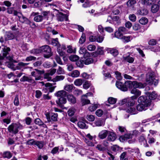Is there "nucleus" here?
Instances as JSON below:
<instances>
[{
	"instance_id": "obj_1",
	"label": "nucleus",
	"mask_w": 160,
	"mask_h": 160,
	"mask_svg": "<svg viewBox=\"0 0 160 160\" xmlns=\"http://www.w3.org/2000/svg\"><path fill=\"white\" fill-rule=\"evenodd\" d=\"M135 102V101H133L131 98H126L120 101L119 103L121 105L126 104L127 106L125 109L126 112L131 115H133L138 113L137 110L134 106Z\"/></svg>"
},
{
	"instance_id": "obj_2",
	"label": "nucleus",
	"mask_w": 160,
	"mask_h": 160,
	"mask_svg": "<svg viewBox=\"0 0 160 160\" xmlns=\"http://www.w3.org/2000/svg\"><path fill=\"white\" fill-rule=\"evenodd\" d=\"M158 78L153 73L148 72L147 75L146 81L150 85L153 84L155 85H157L158 82Z\"/></svg>"
},
{
	"instance_id": "obj_3",
	"label": "nucleus",
	"mask_w": 160,
	"mask_h": 160,
	"mask_svg": "<svg viewBox=\"0 0 160 160\" xmlns=\"http://www.w3.org/2000/svg\"><path fill=\"white\" fill-rule=\"evenodd\" d=\"M22 126L20 123H12L8 128L9 132L16 134L18 133V130L22 128Z\"/></svg>"
},
{
	"instance_id": "obj_4",
	"label": "nucleus",
	"mask_w": 160,
	"mask_h": 160,
	"mask_svg": "<svg viewBox=\"0 0 160 160\" xmlns=\"http://www.w3.org/2000/svg\"><path fill=\"white\" fill-rule=\"evenodd\" d=\"M126 84L128 86V88H141L144 87L143 84L141 82L136 81H128L126 82Z\"/></svg>"
},
{
	"instance_id": "obj_5",
	"label": "nucleus",
	"mask_w": 160,
	"mask_h": 160,
	"mask_svg": "<svg viewBox=\"0 0 160 160\" xmlns=\"http://www.w3.org/2000/svg\"><path fill=\"white\" fill-rule=\"evenodd\" d=\"M93 62V59L89 57L86 58H84V59L82 60H80L77 62L76 64L79 67H82L84 64L86 65H88L92 63Z\"/></svg>"
},
{
	"instance_id": "obj_6",
	"label": "nucleus",
	"mask_w": 160,
	"mask_h": 160,
	"mask_svg": "<svg viewBox=\"0 0 160 160\" xmlns=\"http://www.w3.org/2000/svg\"><path fill=\"white\" fill-rule=\"evenodd\" d=\"M10 49L9 48L4 47L2 48V53L0 54V60H2L5 58H6L9 60H11L12 59L11 57H7V54H8V52L10 51Z\"/></svg>"
},
{
	"instance_id": "obj_7",
	"label": "nucleus",
	"mask_w": 160,
	"mask_h": 160,
	"mask_svg": "<svg viewBox=\"0 0 160 160\" xmlns=\"http://www.w3.org/2000/svg\"><path fill=\"white\" fill-rule=\"evenodd\" d=\"M41 52H44L48 53L47 55H44V57L48 58L51 56L50 53L51 52V49L49 46L48 45H44L42 46L40 48Z\"/></svg>"
},
{
	"instance_id": "obj_8",
	"label": "nucleus",
	"mask_w": 160,
	"mask_h": 160,
	"mask_svg": "<svg viewBox=\"0 0 160 160\" xmlns=\"http://www.w3.org/2000/svg\"><path fill=\"white\" fill-rule=\"evenodd\" d=\"M36 71H33L31 72V75L35 78L36 80H38L41 79V77L40 75L44 73V72L43 70H40L38 69H35Z\"/></svg>"
},
{
	"instance_id": "obj_9",
	"label": "nucleus",
	"mask_w": 160,
	"mask_h": 160,
	"mask_svg": "<svg viewBox=\"0 0 160 160\" xmlns=\"http://www.w3.org/2000/svg\"><path fill=\"white\" fill-rule=\"evenodd\" d=\"M116 86L118 89L122 91H126L128 90V86L126 84V82L124 83H123L120 81H117Z\"/></svg>"
},
{
	"instance_id": "obj_10",
	"label": "nucleus",
	"mask_w": 160,
	"mask_h": 160,
	"mask_svg": "<svg viewBox=\"0 0 160 160\" xmlns=\"http://www.w3.org/2000/svg\"><path fill=\"white\" fill-rule=\"evenodd\" d=\"M138 102L139 103H142L146 105L149 106L151 104V101L147 99L146 96H142L138 99Z\"/></svg>"
},
{
	"instance_id": "obj_11",
	"label": "nucleus",
	"mask_w": 160,
	"mask_h": 160,
	"mask_svg": "<svg viewBox=\"0 0 160 160\" xmlns=\"http://www.w3.org/2000/svg\"><path fill=\"white\" fill-rule=\"evenodd\" d=\"M56 86H53V85L49 83H47L45 84V87L43 89V91L45 92H47L49 91L50 92H52Z\"/></svg>"
},
{
	"instance_id": "obj_12",
	"label": "nucleus",
	"mask_w": 160,
	"mask_h": 160,
	"mask_svg": "<svg viewBox=\"0 0 160 160\" xmlns=\"http://www.w3.org/2000/svg\"><path fill=\"white\" fill-rule=\"evenodd\" d=\"M131 93L135 95L127 98H131L133 101L136 99L141 94V92L136 88H133L131 91Z\"/></svg>"
},
{
	"instance_id": "obj_13",
	"label": "nucleus",
	"mask_w": 160,
	"mask_h": 160,
	"mask_svg": "<svg viewBox=\"0 0 160 160\" xmlns=\"http://www.w3.org/2000/svg\"><path fill=\"white\" fill-rule=\"evenodd\" d=\"M79 52L80 54H83V58H85L90 56V53L87 51L85 48L83 47L80 48Z\"/></svg>"
},
{
	"instance_id": "obj_14",
	"label": "nucleus",
	"mask_w": 160,
	"mask_h": 160,
	"mask_svg": "<svg viewBox=\"0 0 160 160\" xmlns=\"http://www.w3.org/2000/svg\"><path fill=\"white\" fill-rule=\"evenodd\" d=\"M31 15L34 16V20L37 22H41L43 20V17L42 15H39L38 12H33L31 14Z\"/></svg>"
},
{
	"instance_id": "obj_15",
	"label": "nucleus",
	"mask_w": 160,
	"mask_h": 160,
	"mask_svg": "<svg viewBox=\"0 0 160 160\" xmlns=\"http://www.w3.org/2000/svg\"><path fill=\"white\" fill-rule=\"evenodd\" d=\"M108 143L107 141H104L102 145H98L97 148L100 151H104L108 149Z\"/></svg>"
},
{
	"instance_id": "obj_16",
	"label": "nucleus",
	"mask_w": 160,
	"mask_h": 160,
	"mask_svg": "<svg viewBox=\"0 0 160 160\" xmlns=\"http://www.w3.org/2000/svg\"><path fill=\"white\" fill-rule=\"evenodd\" d=\"M28 144H35L37 145L39 148H42L43 146V143L41 141H28L26 142Z\"/></svg>"
},
{
	"instance_id": "obj_17",
	"label": "nucleus",
	"mask_w": 160,
	"mask_h": 160,
	"mask_svg": "<svg viewBox=\"0 0 160 160\" xmlns=\"http://www.w3.org/2000/svg\"><path fill=\"white\" fill-rule=\"evenodd\" d=\"M108 133V130H102L99 132L98 136L100 139H104L107 137Z\"/></svg>"
},
{
	"instance_id": "obj_18",
	"label": "nucleus",
	"mask_w": 160,
	"mask_h": 160,
	"mask_svg": "<svg viewBox=\"0 0 160 160\" xmlns=\"http://www.w3.org/2000/svg\"><path fill=\"white\" fill-rule=\"evenodd\" d=\"M19 15H18L19 21L22 23H26L28 24L29 23H31L28 19L23 16L21 14H19Z\"/></svg>"
},
{
	"instance_id": "obj_19",
	"label": "nucleus",
	"mask_w": 160,
	"mask_h": 160,
	"mask_svg": "<svg viewBox=\"0 0 160 160\" xmlns=\"http://www.w3.org/2000/svg\"><path fill=\"white\" fill-rule=\"evenodd\" d=\"M108 140H115L117 138V135L113 130L111 131H108Z\"/></svg>"
},
{
	"instance_id": "obj_20",
	"label": "nucleus",
	"mask_w": 160,
	"mask_h": 160,
	"mask_svg": "<svg viewBox=\"0 0 160 160\" xmlns=\"http://www.w3.org/2000/svg\"><path fill=\"white\" fill-rule=\"evenodd\" d=\"M57 19L58 21H62L64 20H67V17L66 14H64L61 12H59L57 14Z\"/></svg>"
},
{
	"instance_id": "obj_21",
	"label": "nucleus",
	"mask_w": 160,
	"mask_h": 160,
	"mask_svg": "<svg viewBox=\"0 0 160 160\" xmlns=\"http://www.w3.org/2000/svg\"><path fill=\"white\" fill-rule=\"evenodd\" d=\"M105 120L102 119H99L94 122L95 126H94L101 127L103 126L105 124Z\"/></svg>"
},
{
	"instance_id": "obj_22",
	"label": "nucleus",
	"mask_w": 160,
	"mask_h": 160,
	"mask_svg": "<svg viewBox=\"0 0 160 160\" xmlns=\"http://www.w3.org/2000/svg\"><path fill=\"white\" fill-rule=\"evenodd\" d=\"M64 97H61L59 98L56 101L57 104L60 107H62L63 104H65L67 102V100Z\"/></svg>"
},
{
	"instance_id": "obj_23",
	"label": "nucleus",
	"mask_w": 160,
	"mask_h": 160,
	"mask_svg": "<svg viewBox=\"0 0 160 160\" xmlns=\"http://www.w3.org/2000/svg\"><path fill=\"white\" fill-rule=\"evenodd\" d=\"M29 64V63H24L22 62H19L17 66V70H21L22 69L28 68L29 67L25 66Z\"/></svg>"
},
{
	"instance_id": "obj_24",
	"label": "nucleus",
	"mask_w": 160,
	"mask_h": 160,
	"mask_svg": "<svg viewBox=\"0 0 160 160\" xmlns=\"http://www.w3.org/2000/svg\"><path fill=\"white\" fill-rule=\"evenodd\" d=\"M67 92L66 91L62 90L58 91V92L55 93V96L58 97H66L67 95Z\"/></svg>"
},
{
	"instance_id": "obj_25",
	"label": "nucleus",
	"mask_w": 160,
	"mask_h": 160,
	"mask_svg": "<svg viewBox=\"0 0 160 160\" xmlns=\"http://www.w3.org/2000/svg\"><path fill=\"white\" fill-rule=\"evenodd\" d=\"M146 105L142 103H139L137 106V110L140 111L145 110L147 109L148 106H146Z\"/></svg>"
},
{
	"instance_id": "obj_26",
	"label": "nucleus",
	"mask_w": 160,
	"mask_h": 160,
	"mask_svg": "<svg viewBox=\"0 0 160 160\" xmlns=\"http://www.w3.org/2000/svg\"><path fill=\"white\" fill-rule=\"evenodd\" d=\"M146 94L150 100H154L157 97V95L155 92H152V93L147 92L146 93Z\"/></svg>"
},
{
	"instance_id": "obj_27",
	"label": "nucleus",
	"mask_w": 160,
	"mask_h": 160,
	"mask_svg": "<svg viewBox=\"0 0 160 160\" xmlns=\"http://www.w3.org/2000/svg\"><path fill=\"white\" fill-rule=\"evenodd\" d=\"M75 88L73 84H67L64 87V89L65 91H67L68 92H71L72 89Z\"/></svg>"
},
{
	"instance_id": "obj_28",
	"label": "nucleus",
	"mask_w": 160,
	"mask_h": 160,
	"mask_svg": "<svg viewBox=\"0 0 160 160\" xmlns=\"http://www.w3.org/2000/svg\"><path fill=\"white\" fill-rule=\"evenodd\" d=\"M107 51L108 53H110L114 56H117L118 54V50L114 48H109L108 49Z\"/></svg>"
},
{
	"instance_id": "obj_29",
	"label": "nucleus",
	"mask_w": 160,
	"mask_h": 160,
	"mask_svg": "<svg viewBox=\"0 0 160 160\" xmlns=\"http://www.w3.org/2000/svg\"><path fill=\"white\" fill-rule=\"evenodd\" d=\"M68 100L70 102L74 104L76 102L75 98L72 94H69L67 95Z\"/></svg>"
},
{
	"instance_id": "obj_30",
	"label": "nucleus",
	"mask_w": 160,
	"mask_h": 160,
	"mask_svg": "<svg viewBox=\"0 0 160 160\" xmlns=\"http://www.w3.org/2000/svg\"><path fill=\"white\" fill-rule=\"evenodd\" d=\"M133 37L131 35L128 36H123L121 39L124 42H128L130 41L133 38Z\"/></svg>"
},
{
	"instance_id": "obj_31",
	"label": "nucleus",
	"mask_w": 160,
	"mask_h": 160,
	"mask_svg": "<svg viewBox=\"0 0 160 160\" xmlns=\"http://www.w3.org/2000/svg\"><path fill=\"white\" fill-rule=\"evenodd\" d=\"M14 38V35L9 32H6L5 35L6 40H8L12 39Z\"/></svg>"
},
{
	"instance_id": "obj_32",
	"label": "nucleus",
	"mask_w": 160,
	"mask_h": 160,
	"mask_svg": "<svg viewBox=\"0 0 160 160\" xmlns=\"http://www.w3.org/2000/svg\"><path fill=\"white\" fill-rule=\"evenodd\" d=\"M132 137V135L131 133H128L125 134L124 136H121L119 138V139L120 140L121 139H122V140H125L126 139H130Z\"/></svg>"
},
{
	"instance_id": "obj_33",
	"label": "nucleus",
	"mask_w": 160,
	"mask_h": 160,
	"mask_svg": "<svg viewBox=\"0 0 160 160\" xmlns=\"http://www.w3.org/2000/svg\"><path fill=\"white\" fill-rule=\"evenodd\" d=\"M51 44L53 46H57L58 47L60 46L58 38L52 39L51 40Z\"/></svg>"
},
{
	"instance_id": "obj_34",
	"label": "nucleus",
	"mask_w": 160,
	"mask_h": 160,
	"mask_svg": "<svg viewBox=\"0 0 160 160\" xmlns=\"http://www.w3.org/2000/svg\"><path fill=\"white\" fill-rule=\"evenodd\" d=\"M67 52L69 53H75L76 52V49L75 48H73L71 46H68L67 47Z\"/></svg>"
},
{
	"instance_id": "obj_35",
	"label": "nucleus",
	"mask_w": 160,
	"mask_h": 160,
	"mask_svg": "<svg viewBox=\"0 0 160 160\" xmlns=\"http://www.w3.org/2000/svg\"><path fill=\"white\" fill-rule=\"evenodd\" d=\"M159 8V6L158 4H153L151 8L152 12L153 13H156L158 10Z\"/></svg>"
},
{
	"instance_id": "obj_36",
	"label": "nucleus",
	"mask_w": 160,
	"mask_h": 160,
	"mask_svg": "<svg viewBox=\"0 0 160 160\" xmlns=\"http://www.w3.org/2000/svg\"><path fill=\"white\" fill-rule=\"evenodd\" d=\"M83 82V80L80 79H77L74 81V85L77 86H81Z\"/></svg>"
},
{
	"instance_id": "obj_37",
	"label": "nucleus",
	"mask_w": 160,
	"mask_h": 160,
	"mask_svg": "<svg viewBox=\"0 0 160 160\" xmlns=\"http://www.w3.org/2000/svg\"><path fill=\"white\" fill-rule=\"evenodd\" d=\"M123 58L124 60L130 63L133 62L134 61V58L130 56L124 57Z\"/></svg>"
},
{
	"instance_id": "obj_38",
	"label": "nucleus",
	"mask_w": 160,
	"mask_h": 160,
	"mask_svg": "<svg viewBox=\"0 0 160 160\" xmlns=\"http://www.w3.org/2000/svg\"><path fill=\"white\" fill-rule=\"evenodd\" d=\"M79 57L76 55H72L69 57V60L72 62H76L78 60Z\"/></svg>"
},
{
	"instance_id": "obj_39",
	"label": "nucleus",
	"mask_w": 160,
	"mask_h": 160,
	"mask_svg": "<svg viewBox=\"0 0 160 160\" xmlns=\"http://www.w3.org/2000/svg\"><path fill=\"white\" fill-rule=\"evenodd\" d=\"M80 74V72L78 71L75 70L71 72V76L73 78H77L79 76Z\"/></svg>"
},
{
	"instance_id": "obj_40",
	"label": "nucleus",
	"mask_w": 160,
	"mask_h": 160,
	"mask_svg": "<svg viewBox=\"0 0 160 160\" xmlns=\"http://www.w3.org/2000/svg\"><path fill=\"white\" fill-rule=\"evenodd\" d=\"M76 110V109L74 108H70L68 111V116H71L73 115Z\"/></svg>"
},
{
	"instance_id": "obj_41",
	"label": "nucleus",
	"mask_w": 160,
	"mask_h": 160,
	"mask_svg": "<svg viewBox=\"0 0 160 160\" xmlns=\"http://www.w3.org/2000/svg\"><path fill=\"white\" fill-rule=\"evenodd\" d=\"M81 101L82 105H84L90 103V101L89 100L87 99L86 98L84 97V96H82Z\"/></svg>"
},
{
	"instance_id": "obj_42",
	"label": "nucleus",
	"mask_w": 160,
	"mask_h": 160,
	"mask_svg": "<svg viewBox=\"0 0 160 160\" xmlns=\"http://www.w3.org/2000/svg\"><path fill=\"white\" fill-rule=\"evenodd\" d=\"M98 106L97 104H92L89 107L88 109L91 112H93L98 108Z\"/></svg>"
},
{
	"instance_id": "obj_43",
	"label": "nucleus",
	"mask_w": 160,
	"mask_h": 160,
	"mask_svg": "<svg viewBox=\"0 0 160 160\" xmlns=\"http://www.w3.org/2000/svg\"><path fill=\"white\" fill-rule=\"evenodd\" d=\"M20 81L21 82H24L26 81L29 82H31L32 81V79L30 77L24 76L21 78Z\"/></svg>"
},
{
	"instance_id": "obj_44",
	"label": "nucleus",
	"mask_w": 160,
	"mask_h": 160,
	"mask_svg": "<svg viewBox=\"0 0 160 160\" xmlns=\"http://www.w3.org/2000/svg\"><path fill=\"white\" fill-rule=\"evenodd\" d=\"M115 37L121 39L123 37V34L118 30L115 32Z\"/></svg>"
},
{
	"instance_id": "obj_45",
	"label": "nucleus",
	"mask_w": 160,
	"mask_h": 160,
	"mask_svg": "<svg viewBox=\"0 0 160 160\" xmlns=\"http://www.w3.org/2000/svg\"><path fill=\"white\" fill-rule=\"evenodd\" d=\"M78 126L80 128H87V127H86V124L85 123L82 121H79L78 123Z\"/></svg>"
},
{
	"instance_id": "obj_46",
	"label": "nucleus",
	"mask_w": 160,
	"mask_h": 160,
	"mask_svg": "<svg viewBox=\"0 0 160 160\" xmlns=\"http://www.w3.org/2000/svg\"><path fill=\"white\" fill-rule=\"evenodd\" d=\"M12 156L11 153L9 151H6L4 152L3 154V156L5 158H10Z\"/></svg>"
},
{
	"instance_id": "obj_47",
	"label": "nucleus",
	"mask_w": 160,
	"mask_h": 160,
	"mask_svg": "<svg viewBox=\"0 0 160 160\" xmlns=\"http://www.w3.org/2000/svg\"><path fill=\"white\" fill-rule=\"evenodd\" d=\"M50 117L52 120L53 121H57V120L58 114L57 113H52L50 115Z\"/></svg>"
},
{
	"instance_id": "obj_48",
	"label": "nucleus",
	"mask_w": 160,
	"mask_h": 160,
	"mask_svg": "<svg viewBox=\"0 0 160 160\" xmlns=\"http://www.w3.org/2000/svg\"><path fill=\"white\" fill-rule=\"evenodd\" d=\"M112 150L115 152L121 150L122 148L117 145H114L112 147Z\"/></svg>"
},
{
	"instance_id": "obj_49",
	"label": "nucleus",
	"mask_w": 160,
	"mask_h": 160,
	"mask_svg": "<svg viewBox=\"0 0 160 160\" xmlns=\"http://www.w3.org/2000/svg\"><path fill=\"white\" fill-rule=\"evenodd\" d=\"M87 49L90 51H94L96 49V47L94 45L89 44L87 46Z\"/></svg>"
},
{
	"instance_id": "obj_50",
	"label": "nucleus",
	"mask_w": 160,
	"mask_h": 160,
	"mask_svg": "<svg viewBox=\"0 0 160 160\" xmlns=\"http://www.w3.org/2000/svg\"><path fill=\"white\" fill-rule=\"evenodd\" d=\"M86 41L85 35L83 33H82V35L79 39V43L80 44H82Z\"/></svg>"
},
{
	"instance_id": "obj_51",
	"label": "nucleus",
	"mask_w": 160,
	"mask_h": 160,
	"mask_svg": "<svg viewBox=\"0 0 160 160\" xmlns=\"http://www.w3.org/2000/svg\"><path fill=\"white\" fill-rule=\"evenodd\" d=\"M148 19L145 18H142L139 20V22L142 25H145L148 22Z\"/></svg>"
},
{
	"instance_id": "obj_52",
	"label": "nucleus",
	"mask_w": 160,
	"mask_h": 160,
	"mask_svg": "<svg viewBox=\"0 0 160 160\" xmlns=\"http://www.w3.org/2000/svg\"><path fill=\"white\" fill-rule=\"evenodd\" d=\"M103 48V47H98L97 52L98 55H103L104 54Z\"/></svg>"
},
{
	"instance_id": "obj_53",
	"label": "nucleus",
	"mask_w": 160,
	"mask_h": 160,
	"mask_svg": "<svg viewBox=\"0 0 160 160\" xmlns=\"http://www.w3.org/2000/svg\"><path fill=\"white\" fill-rule=\"evenodd\" d=\"M108 102L111 104H114L117 101V99L112 97H110L108 98Z\"/></svg>"
},
{
	"instance_id": "obj_54",
	"label": "nucleus",
	"mask_w": 160,
	"mask_h": 160,
	"mask_svg": "<svg viewBox=\"0 0 160 160\" xmlns=\"http://www.w3.org/2000/svg\"><path fill=\"white\" fill-rule=\"evenodd\" d=\"M8 67L13 70H17V66H16L13 63H10L8 65Z\"/></svg>"
},
{
	"instance_id": "obj_55",
	"label": "nucleus",
	"mask_w": 160,
	"mask_h": 160,
	"mask_svg": "<svg viewBox=\"0 0 160 160\" xmlns=\"http://www.w3.org/2000/svg\"><path fill=\"white\" fill-rule=\"evenodd\" d=\"M57 51L61 56H63L64 55L65 52L61 48L60 46L58 47Z\"/></svg>"
},
{
	"instance_id": "obj_56",
	"label": "nucleus",
	"mask_w": 160,
	"mask_h": 160,
	"mask_svg": "<svg viewBox=\"0 0 160 160\" xmlns=\"http://www.w3.org/2000/svg\"><path fill=\"white\" fill-rule=\"evenodd\" d=\"M91 85L90 83L88 81H87L83 84V88L84 89H87L89 88Z\"/></svg>"
},
{
	"instance_id": "obj_57",
	"label": "nucleus",
	"mask_w": 160,
	"mask_h": 160,
	"mask_svg": "<svg viewBox=\"0 0 160 160\" xmlns=\"http://www.w3.org/2000/svg\"><path fill=\"white\" fill-rule=\"evenodd\" d=\"M92 5V3L88 0H87L85 3L82 4V7L84 8H88Z\"/></svg>"
},
{
	"instance_id": "obj_58",
	"label": "nucleus",
	"mask_w": 160,
	"mask_h": 160,
	"mask_svg": "<svg viewBox=\"0 0 160 160\" xmlns=\"http://www.w3.org/2000/svg\"><path fill=\"white\" fill-rule=\"evenodd\" d=\"M65 77L63 75L57 76L54 78L55 81H58L63 80L64 78Z\"/></svg>"
},
{
	"instance_id": "obj_59",
	"label": "nucleus",
	"mask_w": 160,
	"mask_h": 160,
	"mask_svg": "<svg viewBox=\"0 0 160 160\" xmlns=\"http://www.w3.org/2000/svg\"><path fill=\"white\" fill-rule=\"evenodd\" d=\"M129 18L131 21L133 22H135L136 20V17L134 14H130Z\"/></svg>"
},
{
	"instance_id": "obj_60",
	"label": "nucleus",
	"mask_w": 160,
	"mask_h": 160,
	"mask_svg": "<svg viewBox=\"0 0 160 160\" xmlns=\"http://www.w3.org/2000/svg\"><path fill=\"white\" fill-rule=\"evenodd\" d=\"M35 122L36 124L40 126L44 125L43 122L39 118H37L35 119Z\"/></svg>"
},
{
	"instance_id": "obj_61",
	"label": "nucleus",
	"mask_w": 160,
	"mask_h": 160,
	"mask_svg": "<svg viewBox=\"0 0 160 160\" xmlns=\"http://www.w3.org/2000/svg\"><path fill=\"white\" fill-rule=\"evenodd\" d=\"M116 75V77L117 79L119 80H120L122 79L121 73L118 71H116L115 72Z\"/></svg>"
},
{
	"instance_id": "obj_62",
	"label": "nucleus",
	"mask_w": 160,
	"mask_h": 160,
	"mask_svg": "<svg viewBox=\"0 0 160 160\" xmlns=\"http://www.w3.org/2000/svg\"><path fill=\"white\" fill-rule=\"evenodd\" d=\"M86 118L89 121L92 122L94 121L95 119L94 116L92 115H87Z\"/></svg>"
},
{
	"instance_id": "obj_63",
	"label": "nucleus",
	"mask_w": 160,
	"mask_h": 160,
	"mask_svg": "<svg viewBox=\"0 0 160 160\" xmlns=\"http://www.w3.org/2000/svg\"><path fill=\"white\" fill-rule=\"evenodd\" d=\"M82 91L80 90L76 89L73 92V93L76 96H78L82 94Z\"/></svg>"
},
{
	"instance_id": "obj_64",
	"label": "nucleus",
	"mask_w": 160,
	"mask_h": 160,
	"mask_svg": "<svg viewBox=\"0 0 160 160\" xmlns=\"http://www.w3.org/2000/svg\"><path fill=\"white\" fill-rule=\"evenodd\" d=\"M96 115L99 117H101L103 114V112L101 109H98L96 112Z\"/></svg>"
}]
</instances>
